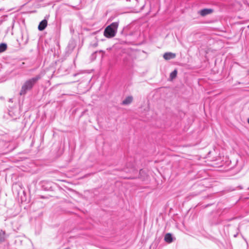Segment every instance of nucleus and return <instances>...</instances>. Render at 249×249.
Instances as JSON below:
<instances>
[{
  "instance_id": "0eeeda50",
  "label": "nucleus",
  "mask_w": 249,
  "mask_h": 249,
  "mask_svg": "<svg viewBox=\"0 0 249 249\" xmlns=\"http://www.w3.org/2000/svg\"><path fill=\"white\" fill-rule=\"evenodd\" d=\"M164 240L167 243H171L173 241L172 239V236L171 234L170 233H167L165 234L164 237Z\"/></svg>"
},
{
  "instance_id": "1a4fd4ad",
  "label": "nucleus",
  "mask_w": 249,
  "mask_h": 249,
  "mask_svg": "<svg viewBox=\"0 0 249 249\" xmlns=\"http://www.w3.org/2000/svg\"><path fill=\"white\" fill-rule=\"evenodd\" d=\"M177 75V71L175 70L173 71H172L170 75V78L171 80H173L174 79Z\"/></svg>"
},
{
  "instance_id": "39448f33",
  "label": "nucleus",
  "mask_w": 249,
  "mask_h": 249,
  "mask_svg": "<svg viewBox=\"0 0 249 249\" xmlns=\"http://www.w3.org/2000/svg\"><path fill=\"white\" fill-rule=\"evenodd\" d=\"M133 101V97L132 96H128L125 98V99L122 102V105H128Z\"/></svg>"
},
{
  "instance_id": "f257e3e1",
  "label": "nucleus",
  "mask_w": 249,
  "mask_h": 249,
  "mask_svg": "<svg viewBox=\"0 0 249 249\" xmlns=\"http://www.w3.org/2000/svg\"><path fill=\"white\" fill-rule=\"evenodd\" d=\"M40 78L39 75H37L35 77L27 80L22 85L21 90L20 91V95L25 94L27 91L30 90L35 84V83Z\"/></svg>"
},
{
  "instance_id": "7ed1b4c3",
  "label": "nucleus",
  "mask_w": 249,
  "mask_h": 249,
  "mask_svg": "<svg viewBox=\"0 0 249 249\" xmlns=\"http://www.w3.org/2000/svg\"><path fill=\"white\" fill-rule=\"evenodd\" d=\"M176 57V54L172 53H166L163 54V58L165 60H170Z\"/></svg>"
},
{
  "instance_id": "423d86ee",
  "label": "nucleus",
  "mask_w": 249,
  "mask_h": 249,
  "mask_svg": "<svg viewBox=\"0 0 249 249\" xmlns=\"http://www.w3.org/2000/svg\"><path fill=\"white\" fill-rule=\"evenodd\" d=\"M212 11L213 10L211 9H204L201 10L199 12V14L202 16H205L206 15L211 14L212 12Z\"/></svg>"
},
{
  "instance_id": "20e7f679",
  "label": "nucleus",
  "mask_w": 249,
  "mask_h": 249,
  "mask_svg": "<svg viewBox=\"0 0 249 249\" xmlns=\"http://www.w3.org/2000/svg\"><path fill=\"white\" fill-rule=\"evenodd\" d=\"M47 25V21L46 19H44L41 21L38 27V29L39 31H43Z\"/></svg>"
},
{
  "instance_id": "9b49d317",
  "label": "nucleus",
  "mask_w": 249,
  "mask_h": 249,
  "mask_svg": "<svg viewBox=\"0 0 249 249\" xmlns=\"http://www.w3.org/2000/svg\"><path fill=\"white\" fill-rule=\"evenodd\" d=\"M248 123H249V119H248Z\"/></svg>"
},
{
  "instance_id": "9d476101",
  "label": "nucleus",
  "mask_w": 249,
  "mask_h": 249,
  "mask_svg": "<svg viewBox=\"0 0 249 249\" xmlns=\"http://www.w3.org/2000/svg\"><path fill=\"white\" fill-rule=\"evenodd\" d=\"M4 233L2 232H0V242L4 241Z\"/></svg>"
},
{
  "instance_id": "6e6552de",
  "label": "nucleus",
  "mask_w": 249,
  "mask_h": 249,
  "mask_svg": "<svg viewBox=\"0 0 249 249\" xmlns=\"http://www.w3.org/2000/svg\"><path fill=\"white\" fill-rule=\"evenodd\" d=\"M7 48V45L5 43H1L0 44V53L3 52L6 50Z\"/></svg>"
},
{
  "instance_id": "f03ea898",
  "label": "nucleus",
  "mask_w": 249,
  "mask_h": 249,
  "mask_svg": "<svg viewBox=\"0 0 249 249\" xmlns=\"http://www.w3.org/2000/svg\"><path fill=\"white\" fill-rule=\"evenodd\" d=\"M118 27V23L117 22L111 23L105 29L104 33V36L108 38L114 36L117 32Z\"/></svg>"
}]
</instances>
